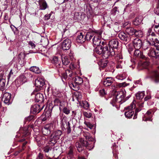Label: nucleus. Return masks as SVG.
Listing matches in <instances>:
<instances>
[{
	"instance_id": "f257e3e1",
	"label": "nucleus",
	"mask_w": 159,
	"mask_h": 159,
	"mask_svg": "<svg viewBox=\"0 0 159 159\" xmlns=\"http://www.w3.org/2000/svg\"><path fill=\"white\" fill-rule=\"evenodd\" d=\"M116 96H114L110 102V103L113 106L115 107L118 108L120 104L125 102L128 98H125V91H121L118 92L116 93Z\"/></svg>"
},
{
	"instance_id": "f03ea898",
	"label": "nucleus",
	"mask_w": 159,
	"mask_h": 159,
	"mask_svg": "<svg viewBox=\"0 0 159 159\" xmlns=\"http://www.w3.org/2000/svg\"><path fill=\"white\" fill-rule=\"evenodd\" d=\"M93 144V143H89L88 141H85L84 139L81 138L76 142L75 146L78 152H80L84 149V148L89 150L93 149L94 147Z\"/></svg>"
},
{
	"instance_id": "7ed1b4c3",
	"label": "nucleus",
	"mask_w": 159,
	"mask_h": 159,
	"mask_svg": "<svg viewBox=\"0 0 159 159\" xmlns=\"http://www.w3.org/2000/svg\"><path fill=\"white\" fill-rule=\"evenodd\" d=\"M136 50L134 52V55L136 57H138L142 59H145L146 61H144L142 63H139V66L141 65L142 67L143 68H147L148 66L149 65V63L148 61V58H147L144 55H143V53L141 52L139 50V49L135 48Z\"/></svg>"
},
{
	"instance_id": "20e7f679",
	"label": "nucleus",
	"mask_w": 159,
	"mask_h": 159,
	"mask_svg": "<svg viewBox=\"0 0 159 159\" xmlns=\"http://www.w3.org/2000/svg\"><path fill=\"white\" fill-rule=\"evenodd\" d=\"M62 134V132L60 130H57L54 131L50 136V140L49 143L51 145H54L57 142V141L60 139Z\"/></svg>"
},
{
	"instance_id": "39448f33",
	"label": "nucleus",
	"mask_w": 159,
	"mask_h": 159,
	"mask_svg": "<svg viewBox=\"0 0 159 159\" xmlns=\"http://www.w3.org/2000/svg\"><path fill=\"white\" fill-rule=\"evenodd\" d=\"M102 56L105 59L107 58L110 56H113L115 54V51L113 49H111L105 43L103 46Z\"/></svg>"
},
{
	"instance_id": "423d86ee",
	"label": "nucleus",
	"mask_w": 159,
	"mask_h": 159,
	"mask_svg": "<svg viewBox=\"0 0 159 159\" xmlns=\"http://www.w3.org/2000/svg\"><path fill=\"white\" fill-rule=\"evenodd\" d=\"M156 38V35L152 31V28L148 29L146 33V39L150 45H153L155 43L154 41Z\"/></svg>"
},
{
	"instance_id": "0eeeda50",
	"label": "nucleus",
	"mask_w": 159,
	"mask_h": 159,
	"mask_svg": "<svg viewBox=\"0 0 159 159\" xmlns=\"http://www.w3.org/2000/svg\"><path fill=\"white\" fill-rule=\"evenodd\" d=\"M136 101H134L131 104L130 106L126 107L125 109L127 110L125 113V115L126 117L128 118H130L132 117L134 114V111L132 110L133 109H135L136 107L135 103Z\"/></svg>"
},
{
	"instance_id": "6e6552de",
	"label": "nucleus",
	"mask_w": 159,
	"mask_h": 159,
	"mask_svg": "<svg viewBox=\"0 0 159 159\" xmlns=\"http://www.w3.org/2000/svg\"><path fill=\"white\" fill-rule=\"evenodd\" d=\"M70 122L67 121V118L66 117H63L61 119V126L62 128L66 130V132L68 134H70L71 132V129L70 128Z\"/></svg>"
},
{
	"instance_id": "1a4fd4ad",
	"label": "nucleus",
	"mask_w": 159,
	"mask_h": 159,
	"mask_svg": "<svg viewBox=\"0 0 159 159\" xmlns=\"http://www.w3.org/2000/svg\"><path fill=\"white\" fill-rule=\"evenodd\" d=\"M148 74L155 83L159 82V66L157 70H148Z\"/></svg>"
},
{
	"instance_id": "9d476101",
	"label": "nucleus",
	"mask_w": 159,
	"mask_h": 159,
	"mask_svg": "<svg viewBox=\"0 0 159 159\" xmlns=\"http://www.w3.org/2000/svg\"><path fill=\"white\" fill-rule=\"evenodd\" d=\"M35 84L36 87V89L37 91H39L45 87L44 80L43 78L38 77L35 80Z\"/></svg>"
},
{
	"instance_id": "9b49d317",
	"label": "nucleus",
	"mask_w": 159,
	"mask_h": 159,
	"mask_svg": "<svg viewBox=\"0 0 159 159\" xmlns=\"http://www.w3.org/2000/svg\"><path fill=\"white\" fill-rule=\"evenodd\" d=\"M61 79L63 82L65 81L71 80L73 77L74 74L70 70H66L65 72L62 73Z\"/></svg>"
},
{
	"instance_id": "f8f14e48",
	"label": "nucleus",
	"mask_w": 159,
	"mask_h": 159,
	"mask_svg": "<svg viewBox=\"0 0 159 159\" xmlns=\"http://www.w3.org/2000/svg\"><path fill=\"white\" fill-rule=\"evenodd\" d=\"M54 125L52 123L47 124L42 128L43 134L45 135H47L51 133V132L54 129Z\"/></svg>"
},
{
	"instance_id": "ddd939ff",
	"label": "nucleus",
	"mask_w": 159,
	"mask_h": 159,
	"mask_svg": "<svg viewBox=\"0 0 159 159\" xmlns=\"http://www.w3.org/2000/svg\"><path fill=\"white\" fill-rule=\"evenodd\" d=\"M118 37L122 40L128 43L131 40L132 36H129L124 32H121L119 34Z\"/></svg>"
},
{
	"instance_id": "4468645a",
	"label": "nucleus",
	"mask_w": 159,
	"mask_h": 159,
	"mask_svg": "<svg viewBox=\"0 0 159 159\" xmlns=\"http://www.w3.org/2000/svg\"><path fill=\"white\" fill-rule=\"evenodd\" d=\"M122 56L121 53H119L116 57V67L117 69H121L124 64V62L122 60Z\"/></svg>"
},
{
	"instance_id": "2eb2a0df",
	"label": "nucleus",
	"mask_w": 159,
	"mask_h": 159,
	"mask_svg": "<svg viewBox=\"0 0 159 159\" xmlns=\"http://www.w3.org/2000/svg\"><path fill=\"white\" fill-rule=\"evenodd\" d=\"M71 41L69 39H65L61 44V48L64 50H68L71 46Z\"/></svg>"
},
{
	"instance_id": "dca6fc26",
	"label": "nucleus",
	"mask_w": 159,
	"mask_h": 159,
	"mask_svg": "<svg viewBox=\"0 0 159 159\" xmlns=\"http://www.w3.org/2000/svg\"><path fill=\"white\" fill-rule=\"evenodd\" d=\"M6 77L4 73H0V90H2L5 89L6 84Z\"/></svg>"
},
{
	"instance_id": "f3484780",
	"label": "nucleus",
	"mask_w": 159,
	"mask_h": 159,
	"mask_svg": "<svg viewBox=\"0 0 159 159\" xmlns=\"http://www.w3.org/2000/svg\"><path fill=\"white\" fill-rule=\"evenodd\" d=\"M131 40L133 42L134 46L135 48L140 49L142 46V41L138 38L136 37L135 39L132 36Z\"/></svg>"
},
{
	"instance_id": "a211bd4d",
	"label": "nucleus",
	"mask_w": 159,
	"mask_h": 159,
	"mask_svg": "<svg viewBox=\"0 0 159 159\" xmlns=\"http://www.w3.org/2000/svg\"><path fill=\"white\" fill-rule=\"evenodd\" d=\"M11 96L10 93H5L3 94L2 100L3 101L5 104L9 105L11 103Z\"/></svg>"
},
{
	"instance_id": "6ab92c4d",
	"label": "nucleus",
	"mask_w": 159,
	"mask_h": 159,
	"mask_svg": "<svg viewBox=\"0 0 159 159\" xmlns=\"http://www.w3.org/2000/svg\"><path fill=\"white\" fill-rule=\"evenodd\" d=\"M44 106H42L40 107L39 105L38 104H35L32 106L31 107V111L33 114H35L39 113L43 109Z\"/></svg>"
},
{
	"instance_id": "aec40b11",
	"label": "nucleus",
	"mask_w": 159,
	"mask_h": 159,
	"mask_svg": "<svg viewBox=\"0 0 159 159\" xmlns=\"http://www.w3.org/2000/svg\"><path fill=\"white\" fill-rule=\"evenodd\" d=\"M105 42L102 41L101 43L102 45L97 46L95 48L94 50V52L98 54H102V55L103 48V46L105 45Z\"/></svg>"
},
{
	"instance_id": "412c9836",
	"label": "nucleus",
	"mask_w": 159,
	"mask_h": 159,
	"mask_svg": "<svg viewBox=\"0 0 159 159\" xmlns=\"http://www.w3.org/2000/svg\"><path fill=\"white\" fill-rule=\"evenodd\" d=\"M119 42L116 39H113L110 40L109 43V47L111 49H117L118 48Z\"/></svg>"
},
{
	"instance_id": "4be33fe9",
	"label": "nucleus",
	"mask_w": 159,
	"mask_h": 159,
	"mask_svg": "<svg viewBox=\"0 0 159 159\" xmlns=\"http://www.w3.org/2000/svg\"><path fill=\"white\" fill-rule=\"evenodd\" d=\"M35 91L34 90V92L31 93V95L33 94L35 95V101L37 102H41L43 101V96L42 94L40 93H37L35 94Z\"/></svg>"
},
{
	"instance_id": "5701e85b",
	"label": "nucleus",
	"mask_w": 159,
	"mask_h": 159,
	"mask_svg": "<svg viewBox=\"0 0 159 159\" xmlns=\"http://www.w3.org/2000/svg\"><path fill=\"white\" fill-rule=\"evenodd\" d=\"M83 135L85 137L86 140L85 141H88L89 142L93 143V145L94 146V144L95 141L94 140L93 138L92 137L89 133L87 132H85L83 133Z\"/></svg>"
},
{
	"instance_id": "b1692460",
	"label": "nucleus",
	"mask_w": 159,
	"mask_h": 159,
	"mask_svg": "<svg viewBox=\"0 0 159 159\" xmlns=\"http://www.w3.org/2000/svg\"><path fill=\"white\" fill-rule=\"evenodd\" d=\"M93 43L94 45L98 46L101 44V40L100 37L98 35H95L93 38Z\"/></svg>"
},
{
	"instance_id": "393cba45",
	"label": "nucleus",
	"mask_w": 159,
	"mask_h": 159,
	"mask_svg": "<svg viewBox=\"0 0 159 159\" xmlns=\"http://www.w3.org/2000/svg\"><path fill=\"white\" fill-rule=\"evenodd\" d=\"M113 79L111 77H107L106 79L102 81L103 85L105 86H108L111 85L113 82Z\"/></svg>"
},
{
	"instance_id": "a878e982",
	"label": "nucleus",
	"mask_w": 159,
	"mask_h": 159,
	"mask_svg": "<svg viewBox=\"0 0 159 159\" xmlns=\"http://www.w3.org/2000/svg\"><path fill=\"white\" fill-rule=\"evenodd\" d=\"M51 63L57 67H59L61 66V62L58 57L54 56L51 59Z\"/></svg>"
},
{
	"instance_id": "bb28decb",
	"label": "nucleus",
	"mask_w": 159,
	"mask_h": 159,
	"mask_svg": "<svg viewBox=\"0 0 159 159\" xmlns=\"http://www.w3.org/2000/svg\"><path fill=\"white\" fill-rule=\"evenodd\" d=\"M151 111L150 110L148 111L144 116L143 118V120L144 121H152L151 119L152 117Z\"/></svg>"
},
{
	"instance_id": "cd10ccee",
	"label": "nucleus",
	"mask_w": 159,
	"mask_h": 159,
	"mask_svg": "<svg viewBox=\"0 0 159 159\" xmlns=\"http://www.w3.org/2000/svg\"><path fill=\"white\" fill-rule=\"evenodd\" d=\"M39 10H45L48 7L47 4L45 0H39Z\"/></svg>"
},
{
	"instance_id": "c85d7f7f",
	"label": "nucleus",
	"mask_w": 159,
	"mask_h": 159,
	"mask_svg": "<svg viewBox=\"0 0 159 159\" xmlns=\"http://www.w3.org/2000/svg\"><path fill=\"white\" fill-rule=\"evenodd\" d=\"M129 85V84H126L125 82L122 83H117L116 84H112L111 86V88L113 89H115L118 88L125 87Z\"/></svg>"
},
{
	"instance_id": "c756f323",
	"label": "nucleus",
	"mask_w": 159,
	"mask_h": 159,
	"mask_svg": "<svg viewBox=\"0 0 159 159\" xmlns=\"http://www.w3.org/2000/svg\"><path fill=\"white\" fill-rule=\"evenodd\" d=\"M74 147L73 146H70L69 148V150L67 154V157L68 159H74L73 157L74 153L73 150Z\"/></svg>"
},
{
	"instance_id": "7c9ffc66",
	"label": "nucleus",
	"mask_w": 159,
	"mask_h": 159,
	"mask_svg": "<svg viewBox=\"0 0 159 159\" xmlns=\"http://www.w3.org/2000/svg\"><path fill=\"white\" fill-rule=\"evenodd\" d=\"M76 41L77 43H83L85 41V37H84L82 33H80L77 37Z\"/></svg>"
},
{
	"instance_id": "2f4dec72",
	"label": "nucleus",
	"mask_w": 159,
	"mask_h": 159,
	"mask_svg": "<svg viewBox=\"0 0 159 159\" xmlns=\"http://www.w3.org/2000/svg\"><path fill=\"white\" fill-rule=\"evenodd\" d=\"M135 30L132 27H127L125 30V31L128 34V35L130 36L131 35V36H133L134 38V35Z\"/></svg>"
},
{
	"instance_id": "473e14b6",
	"label": "nucleus",
	"mask_w": 159,
	"mask_h": 159,
	"mask_svg": "<svg viewBox=\"0 0 159 159\" xmlns=\"http://www.w3.org/2000/svg\"><path fill=\"white\" fill-rule=\"evenodd\" d=\"M69 85L70 87L74 90L77 91L80 89V86L76 84L74 81L69 83Z\"/></svg>"
},
{
	"instance_id": "72a5a7b5",
	"label": "nucleus",
	"mask_w": 159,
	"mask_h": 159,
	"mask_svg": "<svg viewBox=\"0 0 159 159\" xmlns=\"http://www.w3.org/2000/svg\"><path fill=\"white\" fill-rule=\"evenodd\" d=\"M26 81V78L23 75H20L16 80L20 84H22Z\"/></svg>"
},
{
	"instance_id": "f704fd0d",
	"label": "nucleus",
	"mask_w": 159,
	"mask_h": 159,
	"mask_svg": "<svg viewBox=\"0 0 159 159\" xmlns=\"http://www.w3.org/2000/svg\"><path fill=\"white\" fill-rule=\"evenodd\" d=\"M143 20V17L141 16H139L134 19L133 22V23L135 25H138L141 23Z\"/></svg>"
},
{
	"instance_id": "c9c22d12",
	"label": "nucleus",
	"mask_w": 159,
	"mask_h": 159,
	"mask_svg": "<svg viewBox=\"0 0 159 159\" xmlns=\"http://www.w3.org/2000/svg\"><path fill=\"white\" fill-rule=\"evenodd\" d=\"M73 81L75 82L76 84H78L79 86L83 82L82 78L79 76H75L74 79L73 80Z\"/></svg>"
},
{
	"instance_id": "e433bc0d",
	"label": "nucleus",
	"mask_w": 159,
	"mask_h": 159,
	"mask_svg": "<svg viewBox=\"0 0 159 159\" xmlns=\"http://www.w3.org/2000/svg\"><path fill=\"white\" fill-rule=\"evenodd\" d=\"M156 50H155L153 48H150L148 52V55L149 57H155L156 58L157 53Z\"/></svg>"
},
{
	"instance_id": "4c0bfd02",
	"label": "nucleus",
	"mask_w": 159,
	"mask_h": 159,
	"mask_svg": "<svg viewBox=\"0 0 159 159\" xmlns=\"http://www.w3.org/2000/svg\"><path fill=\"white\" fill-rule=\"evenodd\" d=\"M81 112L80 110L73 111H72V116L73 117H78V118H81Z\"/></svg>"
},
{
	"instance_id": "58836bf2",
	"label": "nucleus",
	"mask_w": 159,
	"mask_h": 159,
	"mask_svg": "<svg viewBox=\"0 0 159 159\" xmlns=\"http://www.w3.org/2000/svg\"><path fill=\"white\" fill-rule=\"evenodd\" d=\"M30 71L36 74H39L40 73L41 71L40 69L36 66H32L30 68Z\"/></svg>"
},
{
	"instance_id": "ea45409f",
	"label": "nucleus",
	"mask_w": 159,
	"mask_h": 159,
	"mask_svg": "<svg viewBox=\"0 0 159 159\" xmlns=\"http://www.w3.org/2000/svg\"><path fill=\"white\" fill-rule=\"evenodd\" d=\"M61 60L63 65L66 66L68 65L70 62V60L66 57L62 56L61 57Z\"/></svg>"
},
{
	"instance_id": "a19ab883",
	"label": "nucleus",
	"mask_w": 159,
	"mask_h": 159,
	"mask_svg": "<svg viewBox=\"0 0 159 159\" xmlns=\"http://www.w3.org/2000/svg\"><path fill=\"white\" fill-rule=\"evenodd\" d=\"M144 95V92H139L135 94V96L137 99L140 100L142 99Z\"/></svg>"
},
{
	"instance_id": "79ce46f5",
	"label": "nucleus",
	"mask_w": 159,
	"mask_h": 159,
	"mask_svg": "<svg viewBox=\"0 0 159 159\" xmlns=\"http://www.w3.org/2000/svg\"><path fill=\"white\" fill-rule=\"evenodd\" d=\"M143 32L140 30H135L134 36L137 37H142L143 36Z\"/></svg>"
},
{
	"instance_id": "37998d69",
	"label": "nucleus",
	"mask_w": 159,
	"mask_h": 159,
	"mask_svg": "<svg viewBox=\"0 0 159 159\" xmlns=\"http://www.w3.org/2000/svg\"><path fill=\"white\" fill-rule=\"evenodd\" d=\"M81 14L80 12H75L74 14V19L76 20H80L81 18Z\"/></svg>"
},
{
	"instance_id": "c03bdc74",
	"label": "nucleus",
	"mask_w": 159,
	"mask_h": 159,
	"mask_svg": "<svg viewBox=\"0 0 159 159\" xmlns=\"http://www.w3.org/2000/svg\"><path fill=\"white\" fill-rule=\"evenodd\" d=\"M93 36V34L92 33L88 32L87 33L86 36H85V40H90Z\"/></svg>"
},
{
	"instance_id": "a18cd8bd",
	"label": "nucleus",
	"mask_w": 159,
	"mask_h": 159,
	"mask_svg": "<svg viewBox=\"0 0 159 159\" xmlns=\"http://www.w3.org/2000/svg\"><path fill=\"white\" fill-rule=\"evenodd\" d=\"M107 61L106 60L102 62H99L98 63V65L100 66V68H103L107 66Z\"/></svg>"
},
{
	"instance_id": "49530a36",
	"label": "nucleus",
	"mask_w": 159,
	"mask_h": 159,
	"mask_svg": "<svg viewBox=\"0 0 159 159\" xmlns=\"http://www.w3.org/2000/svg\"><path fill=\"white\" fill-rule=\"evenodd\" d=\"M61 111H62L63 113L66 115H68L70 113V110L68 107L66 106L63 108Z\"/></svg>"
},
{
	"instance_id": "de8ad7c7",
	"label": "nucleus",
	"mask_w": 159,
	"mask_h": 159,
	"mask_svg": "<svg viewBox=\"0 0 159 159\" xmlns=\"http://www.w3.org/2000/svg\"><path fill=\"white\" fill-rule=\"evenodd\" d=\"M116 78L119 80H122L126 78V75L125 74H120L117 75Z\"/></svg>"
},
{
	"instance_id": "09e8293b",
	"label": "nucleus",
	"mask_w": 159,
	"mask_h": 159,
	"mask_svg": "<svg viewBox=\"0 0 159 159\" xmlns=\"http://www.w3.org/2000/svg\"><path fill=\"white\" fill-rule=\"evenodd\" d=\"M52 149V148L49 146H47L43 148V151L45 153H48L49 151H51Z\"/></svg>"
},
{
	"instance_id": "8fccbe9b",
	"label": "nucleus",
	"mask_w": 159,
	"mask_h": 159,
	"mask_svg": "<svg viewBox=\"0 0 159 159\" xmlns=\"http://www.w3.org/2000/svg\"><path fill=\"white\" fill-rule=\"evenodd\" d=\"M83 115L85 117L89 118L91 117L92 114V113L89 111H84L83 112Z\"/></svg>"
},
{
	"instance_id": "3c124183",
	"label": "nucleus",
	"mask_w": 159,
	"mask_h": 159,
	"mask_svg": "<svg viewBox=\"0 0 159 159\" xmlns=\"http://www.w3.org/2000/svg\"><path fill=\"white\" fill-rule=\"evenodd\" d=\"M65 102L63 101H61L59 103V108L60 111H61V110L64 108V107H65L66 106H65Z\"/></svg>"
},
{
	"instance_id": "603ef678",
	"label": "nucleus",
	"mask_w": 159,
	"mask_h": 159,
	"mask_svg": "<svg viewBox=\"0 0 159 159\" xmlns=\"http://www.w3.org/2000/svg\"><path fill=\"white\" fill-rule=\"evenodd\" d=\"M34 118V116H30L27 117H26L25 119V122H29L32 120Z\"/></svg>"
},
{
	"instance_id": "864d4df0",
	"label": "nucleus",
	"mask_w": 159,
	"mask_h": 159,
	"mask_svg": "<svg viewBox=\"0 0 159 159\" xmlns=\"http://www.w3.org/2000/svg\"><path fill=\"white\" fill-rule=\"evenodd\" d=\"M83 106L85 109H87L89 107V104L86 101H84L83 102Z\"/></svg>"
},
{
	"instance_id": "5fc2aeb1",
	"label": "nucleus",
	"mask_w": 159,
	"mask_h": 159,
	"mask_svg": "<svg viewBox=\"0 0 159 159\" xmlns=\"http://www.w3.org/2000/svg\"><path fill=\"white\" fill-rule=\"evenodd\" d=\"M154 42L155 43L153 44V45L156 47L159 46V38L157 39L156 38Z\"/></svg>"
},
{
	"instance_id": "6e6d98bb",
	"label": "nucleus",
	"mask_w": 159,
	"mask_h": 159,
	"mask_svg": "<svg viewBox=\"0 0 159 159\" xmlns=\"http://www.w3.org/2000/svg\"><path fill=\"white\" fill-rule=\"evenodd\" d=\"M61 101L58 98H56L54 100V105H58Z\"/></svg>"
},
{
	"instance_id": "4d7b16f0",
	"label": "nucleus",
	"mask_w": 159,
	"mask_h": 159,
	"mask_svg": "<svg viewBox=\"0 0 159 159\" xmlns=\"http://www.w3.org/2000/svg\"><path fill=\"white\" fill-rule=\"evenodd\" d=\"M141 110V109H136L135 111V113L133 117V119H135L137 118V113Z\"/></svg>"
},
{
	"instance_id": "13d9d810",
	"label": "nucleus",
	"mask_w": 159,
	"mask_h": 159,
	"mask_svg": "<svg viewBox=\"0 0 159 159\" xmlns=\"http://www.w3.org/2000/svg\"><path fill=\"white\" fill-rule=\"evenodd\" d=\"M29 45L31 46L32 49L34 48H35V45L34 43L32 41H30L29 43Z\"/></svg>"
},
{
	"instance_id": "bf43d9fd",
	"label": "nucleus",
	"mask_w": 159,
	"mask_h": 159,
	"mask_svg": "<svg viewBox=\"0 0 159 159\" xmlns=\"http://www.w3.org/2000/svg\"><path fill=\"white\" fill-rule=\"evenodd\" d=\"M113 152L114 153V156H115V157L116 158H118L116 156V147H115L114 146V145L113 146Z\"/></svg>"
},
{
	"instance_id": "052dcab7",
	"label": "nucleus",
	"mask_w": 159,
	"mask_h": 159,
	"mask_svg": "<svg viewBox=\"0 0 159 159\" xmlns=\"http://www.w3.org/2000/svg\"><path fill=\"white\" fill-rule=\"evenodd\" d=\"M154 12L156 14L159 15V6L157 7L154 9Z\"/></svg>"
},
{
	"instance_id": "680f3d73",
	"label": "nucleus",
	"mask_w": 159,
	"mask_h": 159,
	"mask_svg": "<svg viewBox=\"0 0 159 159\" xmlns=\"http://www.w3.org/2000/svg\"><path fill=\"white\" fill-rule=\"evenodd\" d=\"M100 93L102 96H103L106 94V92L104 89H102L100 91Z\"/></svg>"
},
{
	"instance_id": "e2e57ef3",
	"label": "nucleus",
	"mask_w": 159,
	"mask_h": 159,
	"mask_svg": "<svg viewBox=\"0 0 159 159\" xmlns=\"http://www.w3.org/2000/svg\"><path fill=\"white\" fill-rule=\"evenodd\" d=\"M36 159H43V155L41 153H39Z\"/></svg>"
},
{
	"instance_id": "0e129e2a",
	"label": "nucleus",
	"mask_w": 159,
	"mask_h": 159,
	"mask_svg": "<svg viewBox=\"0 0 159 159\" xmlns=\"http://www.w3.org/2000/svg\"><path fill=\"white\" fill-rule=\"evenodd\" d=\"M151 98V97L150 94L148 95L144 98L145 101H147Z\"/></svg>"
},
{
	"instance_id": "69168bd1",
	"label": "nucleus",
	"mask_w": 159,
	"mask_h": 159,
	"mask_svg": "<svg viewBox=\"0 0 159 159\" xmlns=\"http://www.w3.org/2000/svg\"><path fill=\"white\" fill-rule=\"evenodd\" d=\"M13 72H12V70H11L9 72V74H8V75L7 76V78H8V79H9L10 78L11 75H13Z\"/></svg>"
},
{
	"instance_id": "338daca9",
	"label": "nucleus",
	"mask_w": 159,
	"mask_h": 159,
	"mask_svg": "<svg viewBox=\"0 0 159 159\" xmlns=\"http://www.w3.org/2000/svg\"><path fill=\"white\" fill-rule=\"evenodd\" d=\"M86 125L88 127H89L91 129L93 127V125H92L90 123H86Z\"/></svg>"
},
{
	"instance_id": "774afa93",
	"label": "nucleus",
	"mask_w": 159,
	"mask_h": 159,
	"mask_svg": "<svg viewBox=\"0 0 159 159\" xmlns=\"http://www.w3.org/2000/svg\"><path fill=\"white\" fill-rule=\"evenodd\" d=\"M156 53H157L156 58L159 57V49H157Z\"/></svg>"
}]
</instances>
